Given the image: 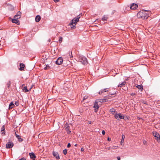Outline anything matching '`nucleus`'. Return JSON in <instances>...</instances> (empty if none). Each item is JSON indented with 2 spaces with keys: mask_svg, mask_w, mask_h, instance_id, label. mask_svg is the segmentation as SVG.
Returning <instances> with one entry per match:
<instances>
[{
  "mask_svg": "<svg viewBox=\"0 0 160 160\" xmlns=\"http://www.w3.org/2000/svg\"><path fill=\"white\" fill-rule=\"evenodd\" d=\"M137 17L138 18H141L142 19H146L149 17L145 11L139 12L137 14Z\"/></svg>",
  "mask_w": 160,
  "mask_h": 160,
  "instance_id": "obj_1",
  "label": "nucleus"
},
{
  "mask_svg": "<svg viewBox=\"0 0 160 160\" xmlns=\"http://www.w3.org/2000/svg\"><path fill=\"white\" fill-rule=\"evenodd\" d=\"M80 18V15H79L71 21L70 23L69 24V25L71 26L72 28H74V27H75L76 24L79 21Z\"/></svg>",
  "mask_w": 160,
  "mask_h": 160,
  "instance_id": "obj_2",
  "label": "nucleus"
},
{
  "mask_svg": "<svg viewBox=\"0 0 160 160\" xmlns=\"http://www.w3.org/2000/svg\"><path fill=\"white\" fill-rule=\"evenodd\" d=\"M152 134L156 138V139L157 141L158 142H160V135L159 134L156 132H152Z\"/></svg>",
  "mask_w": 160,
  "mask_h": 160,
  "instance_id": "obj_3",
  "label": "nucleus"
},
{
  "mask_svg": "<svg viewBox=\"0 0 160 160\" xmlns=\"http://www.w3.org/2000/svg\"><path fill=\"white\" fill-rule=\"evenodd\" d=\"M115 117L117 120H119V119H124V116L121 113H116L115 115Z\"/></svg>",
  "mask_w": 160,
  "mask_h": 160,
  "instance_id": "obj_4",
  "label": "nucleus"
},
{
  "mask_svg": "<svg viewBox=\"0 0 160 160\" xmlns=\"http://www.w3.org/2000/svg\"><path fill=\"white\" fill-rule=\"evenodd\" d=\"M80 61L84 65H86L88 63L87 58L85 57H82L79 59Z\"/></svg>",
  "mask_w": 160,
  "mask_h": 160,
  "instance_id": "obj_5",
  "label": "nucleus"
},
{
  "mask_svg": "<svg viewBox=\"0 0 160 160\" xmlns=\"http://www.w3.org/2000/svg\"><path fill=\"white\" fill-rule=\"evenodd\" d=\"M64 128L65 130L67 132L68 134H70L71 132V131L69 130V126L68 124L66 123L64 126Z\"/></svg>",
  "mask_w": 160,
  "mask_h": 160,
  "instance_id": "obj_6",
  "label": "nucleus"
},
{
  "mask_svg": "<svg viewBox=\"0 0 160 160\" xmlns=\"http://www.w3.org/2000/svg\"><path fill=\"white\" fill-rule=\"evenodd\" d=\"M62 62L63 59L61 57L59 58L55 62L56 63L57 65H61L62 64Z\"/></svg>",
  "mask_w": 160,
  "mask_h": 160,
  "instance_id": "obj_7",
  "label": "nucleus"
},
{
  "mask_svg": "<svg viewBox=\"0 0 160 160\" xmlns=\"http://www.w3.org/2000/svg\"><path fill=\"white\" fill-rule=\"evenodd\" d=\"M14 145L13 143L11 142H9L6 144L7 148H12Z\"/></svg>",
  "mask_w": 160,
  "mask_h": 160,
  "instance_id": "obj_8",
  "label": "nucleus"
},
{
  "mask_svg": "<svg viewBox=\"0 0 160 160\" xmlns=\"http://www.w3.org/2000/svg\"><path fill=\"white\" fill-rule=\"evenodd\" d=\"M109 90L108 88H106L100 90L99 92V94L100 95L102 94V93L108 92Z\"/></svg>",
  "mask_w": 160,
  "mask_h": 160,
  "instance_id": "obj_9",
  "label": "nucleus"
},
{
  "mask_svg": "<svg viewBox=\"0 0 160 160\" xmlns=\"http://www.w3.org/2000/svg\"><path fill=\"white\" fill-rule=\"evenodd\" d=\"M53 155L57 159H60L59 155L57 152L53 151Z\"/></svg>",
  "mask_w": 160,
  "mask_h": 160,
  "instance_id": "obj_10",
  "label": "nucleus"
},
{
  "mask_svg": "<svg viewBox=\"0 0 160 160\" xmlns=\"http://www.w3.org/2000/svg\"><path fill=\"white\" fill-rule=\"evenodd\" d=\"M138 7V5L135 3H133L131 4L130 6V9H131L135 10Z\"/></svg>",
  "mask_w": 160,
  "mask_h": 160,
  "instance_id": "obj_11",
  "label": "nucleus"
},
{
  "mask_svg": "<svg viewBox=\"0 0 160 160\" xmlns=\"http://www.w3.org/2000/svg\"><path fill=\"white\" fill-rule=\"evenodd\" d=\"M93 108H95V112H97V110L99 108L97 102H95L94 104Z\"/></svg>",
  "mask_w": 160,
  "mask_h": 160,
  "instance_id": "obj_12",
  "label": "nucleus"
},
{
  "mask_svg": "<svg viewBox=\"0 0 160 160\" xmlns=\"http://www.w3.org/2000/svg\"><path fill=\"white\" fill-rule=\"evenodd\" d=\"M30 157L33 160H35L36 158V156L33 152H31L29 153Z\"/></svg>",
  "mask_w": 160,
  "mask_h": 160,
  "instance_id": "obj_13",
  "label": "nucleus"
},
{
  "mask_svg": "<svg viewBox=\"0 0 160 160\" xmlns=\"http://www.w3.org/2000/svg\"><path fill=\"white\" fill-rule=\"evenodd\" d=\"M21 12H18L17 13V14L15 16H14V18H16V19H19L21 17H20V15H21Z\"/></svg>",
  "mask_w": 160,
  "mask_h": 160,
  "instance_id": "obj_14",
  "label": "nucleus"
},
{
  "mask_svg": "<svg viewBox=\"0 0 160 160\" xmlns=\"http://www.w3.org/2000/svg\"><path fill=\"white\" fill-rule=\"evenodd\" d=\"M15 132L16 137L18 138V141L20 142H22L23 140V139L20 138L19 135L17 134L16 132Z\"/></svg>",
  "mask_w": 160,
  "mask_h": 160,
  "instance_id": "obj_15",
  "label": "nucleus"
},
{
  "mask_svg": "<svg viewBox=\"0 0 160 160\" xmlns=\"http://www.w3.org/2000/svg\"><path fill=\"white\" fill-rule=\"evenodd\" d=\"M18 19L14 18L12 19V22L13 23H14L17 24H19V21L18 20Z\"/></svg>",
  "mask_w": 160,
  "mask_h": 160,
  "instance_id": "obj_16",
  "label": "nucleus"
},
{
  "mask_svg": "<svg viewBox=\"0 0 160 160\" xmlns=\"http://www.w3.org/2000/svg\"><path fill=\"white\" fill-rule=\"evenodd\" d=\"M24 67L25 65L22 63H21L20 64V68H19V70L20 71H22L23 70Z\"/></svg>",
  "mask_w": 160,
  "mask_h": 160,
  "instance_id": "obj_17",
  "label": "nucleus"
},
{
  "mask_svg": "<svg viewBox=\"0 0 160 160\" xmlns=\"http://www.w3.org/2000/svg\"><path fill=\"white\" fill-rule=\"evenodd\" d=\"M41 19V17L39 15H37L35 18V21L36 22H39Z\"/></svg>",
  "mask_w": 160,
  "mask_h": 160,
  "instance_id": "obj_18",
  "label": "nucleus"
},
{
  "mask_svg": "<svg viewBox=\"0 0 160 160\" xmlns=\"http://www.w3.org/2000/svg\"><path fill=\"white\" fill-rule=\"evenodd\" d=\"M136 87L137 88H138V89H139L140 90H141V91H142L143 89V86L142 85H137L136 86Z\"/></svg>",
  "mask_w": 160,
  "mask_h": 160,
  "instance_id": "obj_19",
  "label": "nucleus"
},
{
  "mask_svg": "<svg viewBox=\"0 0 160 160\" xmlns=\"http://www.w3.org/2000/svg\"><path fill=\"white\" fill-rule=\"evenodd\" d=\"M15 106V105L12 102H11L9 106V109H10L12 108H13Z\"/></svg>",
  "mask_w": 160,
  "mask_h": 160,
  "instance_id": "obj_20",
  "label": "nucleus"
},
{
  "mask_svg": "<svg viewBox=\"0 0 160 160\" xmlns=\"http://www.w3.org/2000/svg\"><path fill=\"white\" fill-rule=\"evenodd\" d=\"M125 138V136L124 135H122V138L120 142V143L121 145H122V144L124 142V138Z\"/></svg>",
  "mask_w": 160,
  "mask_h": 160,
  "instance_id": "obj_21",
  "label": "nucleus"
},
{
  "mask_svg": "<svg viewBox=\"0 0 160 160\" xmlns=\"http://www.w3.org/2000/svg\"><path fill=\"white\" fill-rule=\"evenodd\" d=\"M22 89L23 91L25 92H28L29 91V90L27 89L26 86H24Z\"/></svg>",
  "mask_w": 160,
  "mask_h": 160,
  "instance_id": "obj_22",
  "label": "nucleus"
},
{
  "mask_svg": "<svg viewBox=\"0 0 160 160\" xmlns=\"http://www.w3.org/2000/svg\"><path fill=\"white\" fill-rule=\"evenodd\" d=\"M126 83L125 82H122L120 84H119L118 85V87H122L123 86H124L125 85V84Z\"/></svg>",
  "mask_w": 160,
  "mask_h": 160,
  "instance_id": "obj_23",
  "label": "nucleus"
},
{
  "mask_svg": "<svg viewBox=\"0 0 160 160\" xmlns=\"http://www.w3.org/2000/svg\"><path fill=\"white\" fill-rule=\"evenodd\" d=\"M110 112L113 114L115 112H116L115 110L113 108H112L110 109Z\"/></svg>",
  "mask_w": 160,
  "mask_h": 160,
  "instance_id": "obj_24",
  "label": "nucleus"
},
{
  "mask_svg": "<svg viewBox=\"0 0 160 160\" xmlns=\"http://www.w3.org/2000/svg\"><path fill=\"white\" fill-rule=\"evenodd\" d=\"M108 19V17L105 15H104L102 18V21H107V19Z\"/></svg>",
  "mask_w": 160,
  "mask_h": 160,
  "instance_id": "obj_25",
  "label": "nucleus"
},
{
  "mask_svg": "<svg viewBox=\"0 0 160 160\" xmlns=\"http://www.w3.org/2000/svg\"><path fill=\"white\" fill-rule=\"evenodd\" d=\"M1 129V132L3 131V132H2V134H3L4 133V134L5 133V132H4L5 127H4V125H3V126L2 127Z\"/></svg>",
  "mask_w": 160,
  "mask_h": 160,
  "instance_id": "obj_26",
  "label": "nucleus"
},
{
  "mask_svg": "<svg viewBox=\"0 0 160 160\" xmlns=\"http://www.w3.org/2000/svg\"><path fill=\"white\" fill-rule=\"evenodd\" d=\"M68 54L69 56V58H72L73 57V56L72 55V52H71L69 51L68 53Z\"/></svg>",
  "mask_w": 160,
  "mask_h": 160,
  "instance_id": "obj_27",
  "label": "nucleus"
},
{
  "mask_svg": "<svg viewBox=\"0 0 160 160\" xmlns=\"http://www.w3.org/2000/svg\"><path fill=\"white\" fill-rule=\"evenodd\" d=\"M10 85H11V81H8L7 82V87L8 88H9L10 87Z\"/></svg>",
  "mask_w": 160,
  "mask_h": 160,
  "instance_id": "obj_28",
  "label": "nucleus"
},
{
  "mask_svg": "<svg viewBox=\"0 0 160 160\" xmlns=\"http://www.w3.org/2000/svg\"><path fill=\"white\" fill-rule=\"evenodd\" d=\"M49 66L48 65H47L46 67L44 68V69L46 70L49 69Z\"/></svg>",
  "mask_w": 160,
  "mask_h": 160,
  "instance_id": "obj_29",
  "label": "nucleus"
},
{
  "mask_svg": "<svg viewBox=\"0 0 160 160\" xmlns=\"http://www.w3.org/2000/svg\"><path fill=\"white\" fill-rule=\"evenodd\" d=\"M62 40V37H60L59 38V41L60 43H61Z\"/></svg>",
  "mask_w": 160,
  "mask_h": 160,
  "instance_id": "obj_30",
  "label": "nucleus"
},
{
  "mask_svg": "<svg viewBox=\"0 0 160 160\" xmlns=\"http://www.w3.org/2000/svg\"><path fill=\"white\" fill-rule=\"evenodd\" d=\"M116 94V92H110L109 93V95H114L115 94Z\"/></svg>",
  "mask_w": 160,
  "mask_h": 160,
  "instance_id": "obj_31",
  "label": "nucleus"
},
{
  "mask_svg": "<svg viewBox=\"0 0 160 160\" xmlns=\"http://www.w3.org/2000/svg\"><path fill=\"white\" fill-rule=\"evenodd\" d=\"M63 153L64 154L66 155L67 153V150L66 149H64L63 151Z\"/></svg>",
  "mask_w": 160,
  "mask_h": 160,
  "instance_id": "obj_32",
  "label": "nucleus"
},
{
  "mask_svg": "<svg viewBox=\"0 0 160 160\" xmlns=\"http://www.w3.org/2000/svg\"><path fill=\"white\" fill-rule=\"evenodd\" d=\"M88 98V96H84L83 98V100H84L85 99H86Z\"/></svg>",
  "mask_w": 160,
  "mask_h": 160,
  "instance_id": "obj_33",
  "label": "nucleus"
},
{
  "mask_svg": "<svg viewBox=\"0 0 160 160\" xmlns=\"http://www.w3.org/2000/svg\"><path fill=\"white\" fill-rule=\"evenodd\" d=\"M15 104L17 106H18L19 105V103L18 102H16Z\"/></svg>",
  "mask_w": 160,
  "mask_h": 160,
  "instance_id": "obj_34",
  "label": "nucleus"
},
{
  "mask_svg": "<svg viewBox=\"0 0 160 160\" xmlns=\"http://www.w3.org/2000/svg\"><path fill=\"white\" fill-rule=\"evenodd\" d=\"M71 146V145L70 143H68L67 145V147L68 148H70Z\"/></svg>",
  "mask_w": 160,
  "mask_h": 160,
  "instance_id": "obj_35",
  "label": "nucleus"
},
{
  "mask_svg": "<svg viewBox=\"0 0 160 160\" xmlns=\"http://www.w3.org/2000/svg\"><path fill=\"white\" fill-rule=\"evenodd\" d=\"M105 99H104L103 100H100V102H105Z\"/></svg>",
  "mask_w": 160,
  "mask_h": 160,
  "instance_id": "obj_36",
  "label": "nucleus"
},
{
  "mask_svg": "<svg viewBox=\"0 0 160 160\" xmlns=\"http://www.w3.org/2000/svg\"><path fill=\"white\" fill-rule=\"evenodd\" d=\"M19 160H26V159L24 158H22L19 159Z\"/></svg>",
  "mask_w": 160,
  "mask_h": 160,
  "instance_id": "obj_37",
  "label": "nucleus"
},
{
  "mask_svg": "<svg viewBox=\"0 0 160 160\" xmlns=\"http://www.w3.org/2000/svg\"><path fill=\"white\" fill-rule=\"evenodd\" d=\"M105 131L104 130H103L102 131V134L103 135H104L105 134Z\"/></svg>",
  "mask_w": 160,
  "mask_h": 160,
  "instance_id": "obj_38",
  "label": "nucleus"
},
{
  "mask_svg": "<svg viewBox=\"0 0 160 160\" xmlns=\"http://www.w3.org/2000/svg\"><path fill=\"white\" fill-rule=\"evenodd\" d=\"M117 159H118V160H120V159H121L120 157H119V156L118 157H117Z\"/></svg>",
  "mask_w": 160,
  "mask_h": 160,
  "instance_id": "obj_39",
  "label": "nucleus"
},
{
  "mask_svg": "<svg viewBox=\"0 0 160 160\" xmlns=\"http://www.w3.org/2000/svg\"><path fill=\"white\" fill-rule=\"evenodd\" d=\"M111 138H108V140L109 141H111Z\"/></svg>",
  "mask_w": 160,
  "mask_h": 160,
  "instance_id": "obj_40",
  "label": "nucleus"
},
{
  "mask_svg": "<svg viewBox=\"0 0 160 160\" xmlns=\"http://www.w3.org/2000/svg\"><path fill=\"white\" fill-rule=\"evenodd\" d=\"M131 96H133L134 95H135V93H132L131 94Z\"/></svg>",
  "mask_w": 160,
  "mask_h": 160,
  "instance_id": "obj_41",
  "label": "nucleus"
},
{
  "mask_svg": "<svg viewBox=\"0 0 160 160\" xmlns=\"http://www.w3.org/2000/svg\"><path fill=\"white\" fill-rule=\"evenodd\" d=\"M55 2H56L59 1V0H53Z\"/></svg>",
  "mask_w": 160,
  "mask_h": 160,
  "instance_id": "obj_42",
  "label": "nucleus"
},
{
  "mask_svg": "<svg viewBox=\"0 0 160 160\" xmlns=\"http://www.w3.org/2000/svg\"><path fill=\"white\" fill-rule=\"evenodd\" d=\"M81 151H84V149H83V148H81Z\"/></svg>",
  "mask_w": 160,
  "mask_h": 160,
  "instance_id": "obj_43",
  "label": "nucleus"
},
{
  "mask_svg": "<svg viewBox=\"0 0 160 160\" xmlns=\"http://www.w3.org/2000/svg\"><path fill=\"white\" fill-rule=\"evenodd\" d=\"M91 123V121H90L89 122V124H90Z\"/></svg>",
  "mask_w": 160,
  "mask_h": 160,
  "instance_id": "obj_44",
  "label": "nucleus"
},
{
  "mask_svg": "<svg viewBox=\"0 0 160 160\" xmlns=\"http://www.w3.org/2000/svg\"><path fill=\"white\" fill-rule=\"evenodd\" d=\"M77 145H77V144H76L75 145V146H77Z\"/></svg>",
  "mask_w": 160,
  "mask_h": 160,
  "instance_id": "obj_45",
  "label": "nucleus"
},
{
  "mask_svg": "<svg viewBox=\"0 0 160 160\" xmlns=\"http://www.w3.org/2000/svg\"><path fill=\"white\" fill-rule=\"evenodd\" d=\"M50 41H51L50 39H49L48 40V41H49V42H50Z\"/></svg>",
  "mask_w": 160,
  "mask_h": 160,
  "instance_id": "obj_46",
  "label": "nucleus"
},
{
  "mask_svg": "<svg viewBox=\"0 0 160 160\" xmlns=\"http://www.w3.org/2000/svg\"><path fill=\"white\" fill-rule=\"evenodd\" d=\"M143 103H144V104H147V103H146V102H143Z\"/></svg>",
  "mask_w": 160,
  "mask_h": 160,
  "instance_id": "obj_47",
  "label": "nucleus"
},
{
  "mask_svg": "<svg viewBox=\"0 0 160 160\" xmlns=\"http://www.w3.org/2000/svg\"><path fill=\"white\" fill-rule=\"evenodd\" d=\"M24 84H23V85H22V87H23V86H24Z\"/></svg>",
  "mask_w": 160,
  "mask_h": 160,
  "instance_id": "obj_48",
  "label": "nucleus"
},
{
  "mask_svg": "<svg viewBox=\"0 0 160 160\" xmlns=\"http://www.w3.org/2000/svg\"><path fill=\"white\" fill-rule=\"evenodd\" d=\"M70 160V159H69V160Z\"/></svg>",
  "mask_w": 160,
  "mask_h": 160,
  "instance_id": "obj_49",
  "label": "nucleus"
}]
</instances>
